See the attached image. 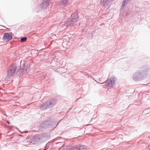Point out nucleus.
Returning a JSON list of instances; mask_svg holds the SVG:
<instances>
[{"label": "nucleus", "mask_w": 150, "mask_h": 150, "mask_svg": "<svg viewBox=\"0 0 150 150\" xmlns=\"http://www.w3.org/2000/svg\"><path fill=\"white\" fill-rule=\"evenodd\" d=\"M27 39V38L26 37H23L21 38V41L22 42H25L26 41Z\"/></svg>", "instance_id": "4468645a"}, {"label": "nucleus", "mask_w": 150, "mask_h": 150, "mask_svg": "<svg viewBox=\"0 0 150 150\" xmlns=\"http://www.w3.org/2000/svg\"><path fill=\"white\" fill-rule=\"evenodd\" d=\"M63 150H72V148H70L69 147H66L64 148Z\"/></svg>", "instance_id": "2eb2a0df"}, {"label": "nucleus", "mask_w": 150, "mask_h": 150, "mask_svg": "<svg viewBox=\"0 0 150 150\" xmlns=\"http://www.w3.org/2000/svg\"><path fill=\"white\" fill-rule=\"evenodd\" d=\"M79 20L78 13L75 12L72 14L71 16L65 21V23L67 26H71L75 24V23Z\"/></svg>", "instance_id": "20e7f679"}, {"label": "nucleus", "mask_w": 150, "mask_h": 150, "mask_svg": "<svg viewBox=\"0 0 150 150\" xmlns=\"http://www.w3.org/2000/svg\"><path fill=\"white\" fill-rule=\"evenodd\" d=\"M4 38L5 40L10 41L12 39V37L8 33H6L4 34Z\"/></svg>", "instance_id": "9b49d317"}, {"label": "nucleus", "mask_w": 150, "mask_h": 150, "mask_svg": "<svg viewBox=\"0 0 150 150\" xmlns=\"http://www.w3.org/2000/svg\"><path fill=\"white\" fill-rule=\"evenodd\" d=\"M79 150H86V146L84 145H82L79 146Z\"/></svg>", "instance_id": "ddd939ff"}, {"label": "nucleus", "mask_w": 150, "mask_h": 150, "mask_svg": "<svg viewBox=\"0 0 150 150\" xmlns=\"http://www.w3.org/2000/svg\"><path fill=\"white\" fill-rule=\"evenodd\" d=\"M17 69V65L15 64H13L9 67L7 71V75L6 77L7 79H9L14 74Z\"/></svg>", "instance_id": "423d86ee"}, {"label": "nucleus", "mask_w": 150, "mask_h": 150, "mask_svg": "<svg viewBox=\"0 0 150 150\" xmlns=\"http://www.w3.org/2000/svg\"><path fill=\"white\" fill-rule=\"evenodd\" d=\"M98 81H100V82H102V81H101V80H100V78H99V80H98Z\"/></svg>", "instance_id": "6ab92c4d"}, {"label": "nucleus", "mask_w": 150, "mask_h": 150, "mask_svg": "<svg viewBox=\"0 0 150 150\" xmlns=\"http://www.w3.org/2000/svg\"><path fill=\"white\" fill-rule=\"evenodd\" d=\"M56 103V99L53 98L50 99L41 105L40 108L41 110H45L52 107Z\"/></svg>", "instance_id": "39448f33"}, {"label": "nucleus", "mask_w": 150, "mask_h": 150, "mask_svg": "<svg viewBox=\"0 0 150 150\" xmlns=\"http://www.w3.org/2000/svg\"><path fill=\"white\" fill-rule=\"evenodd\" d=\"M16 129H17L18 130H19H19L18 128H16Z\"/></svg>", "instance_id": "5701e85b"}, {"label": "nucleus", "mask_w": 150, "mask_h": 150, "mask_svg": "<svg viewBox=\"0 0 150 150\" xmlns=\"http://www.w3.org/2000/svg\"><path fill=\"white\" fill-rule=\"evenodd\" d=\"M20 70H21V72H24V73L27 72V70L26 69H24L22 68L21 69H20Z\"/></svg>", "instance_id": "f3484780"}, {"label": "nucleus", "mask_w": 150, "mask_h": 150, "mask_svg": "<svg viewBox=\"0 0 150 150\" xmlns=\"http://www.w3.org/2000/svg\"><path fill=\"white\" fill-rule=\"evenodd\" d=\"M69 0H60L59 2V4L62 7H64L68 6L70 4Z\"/></svg>", "instance_id": "6e6552de"}, {"label": "nucleus", "mask_w": 150, "mask_h": 150, "mask_svg": "<svg viewBox=\"0 0 150 150\" xmlns=\"http://www.w3.org/2000/svg\"><path fill=\"white\" fill-rule=\"evenodd\" d=\"M109 0H100V3L103 7H107L108 6Z\"/></svg>", "instance_id": "1a4fd4ad"}, {"label": "nucleus", "mask_w": 150, "mask_h": 150, "mask_svg": "<svg viewBox=\"0 0 150 150\" xmlns=\"http://www.w3.org/2000/svg\"><path fill=\"white\" fill-rule=\"evenodd\" d=\"M21 132V133H23V132Z\"/></svg>", "instance_id": "aec40b11"}, {"label": "nucleus", "mask_w": 150, "mask_h": 150, "mask_svg": "<svg viewBox=\"0 0 150 150\" xmlns=\"http://www.w3.org/2000/svg\"><path fill=\"white\" fill-rule=\"evenodd\" d=\"M50 132H45L40 134H38L34 136L30 141H26V145L30 144H31L40 143L49 139L51 137Z\"/></svg>", "instance_id": "f257e3e1"}, {"label": "nucleus", "mask_w": 150, "mask_h": 150, "mask_svg": "<svg viewBox=\"0 0 150 150\" xmlns=\"http://www.w3.org/2000/svg\"><path fill=\"white\" fill-rule=\"evenodd\" d=\"M48 5V3L45 0H43L42 2L40 4V8L45 9L47 8Z\"/></svg>", "instance_id": "9d476101"}, {"label": "nucleus", "mask_w": 150, "mask_h": 150, "mask_svg": "<svg viewBox=\"0 0 150 150\" xmlns=\"http://www.w3.org/2000/svg\"><path fill=\"white\" fill-rule=\"evenodd\" d=\"M59 123V122L57 123L56 125V121L53 120L44 121L40 124L39 129H41L54 128L58 125Z\"/></svg>", "instance_id": "f03ea898"}, {"label": "nucleus", "mask_w": 150, "mask_h": 150, "mask_svg": "<svg viewBox=\"0 0 150 150\" xmlns=\"http://www.w3.org/2000/svg\"><path fill=\"white\" fill-rule=\"evenodd\" d=\"M148 69L143 68L136 72L133 75V79L135 81H138L143 79L147 74Z\"/></svg>", "instance_id": "7ed1b4c3"}, {"label": "nucleus", "mask_w": 150, "mask_h": 150, "mask_svg": "<svg viewBox=\"0 0 150 150\" xmlns=\"http://www.w3.org/2000/svg\"><path fill=\"white\" fill-rule=\"evenodd\" d=\"M49 143L47 144L45 146V149H44L43 150H46L47 149H46V148L47 147H48L49 146Z\"/></svg>", "instance_id": "a211bd4d"}, {"label": "nucleus", "mask_w": 150, "mask_h": 150, "mask_svg": "<svg viewBox=\"0 0 150 150\" xmlns=\"http://www.w3.org/2000/svg\"><path fill=\"white\" fill-rule=\"evenodd\" d=\"M116 78L112 77H111L109 79L107 80L105 82H104L103 81L102 83L103 84V86L104 88H105L107 86L109 87L110 88L113 87L115 85V81H116Z\"/></svg>", "instance_id": "0eeeda50"}, {"label": "nucleus", "mask_w": 150, "mask_h": 150, "mask_svg": "<svg viewBox=\"0 0 150 150\" xmlns=\"http://www.w3.org/2000/svg\"><path fill=\"white\" fill-rule=\"evenodd\" d=\"M34 131V132H35V131H35V130H33V131Z\"/></svg>", "instance_id": "4be33fe9"}, {"label": "nucleus", "mask_w": 150, "mask_h": 150, "mask_svg": "<svg viewBox=\"0 0 150 150\" xmlns=\"http://www.w3.org/2000/svg\"><path fill=\"white\" fill-rule=\"evenodd\" d=\"M129 0H123L122 5L121 6V11H122V9H123L124 8L125 6L127 4Z\"/></svg>", "instance_id": "f8f14e48"}, {"label": "nucleus", "mask_w": 150, "mask_h": 150, "mask_svg": "<svg viewBox=\"0 0 150 150\" xmlns=\"http://www.w3.org/2000/svg\"><path fill=\"white\" fill-rule=\"evenodd\" d=\"M72 150H79V146H75L72 148Z\"/></svg>", "instance_id": "dca6fc26"}, {"label": "nucleus", "mask_w": 150, "mask_h": 150, "mask_svg": "<svg viewBox=\"0 0 150 150\" xmlns=\"http://www.w3.org/2000/svg\"><path fill=\"white\" fill-rule=\"evenodd\" d=\"M7 123H8V124H9V122L8 121H7Z\"/></svg>", "instance_id": "412c9836"}]
</instances>
